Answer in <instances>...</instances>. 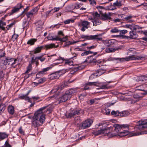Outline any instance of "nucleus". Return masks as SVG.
Returning <instances> with one entry per match:
<instances>
[{
	"instance_id": "51",
	"label": "nucleus",
	"mask_w": 147,
	"mask_h": 147,
	"mask_svg": "<svg viewBox=\"0 0 147 147\" xmlns=\"http://www.w3.org/2000/svg\"><path fill=\"white\" fill-rule=\"evenodd\" d=\"M74 9H78L80 8V4L78 3H76L73 5Z\"/></svg>"
},
{
	"instance_id": "2",
	"label": "nucleus",
	"mask_w": 147,
	"mask_h": 147,
	"mask_svg": "<svg viewBox=\"0 0 147 147\" xmlns=\"http://www.w3.org/2000/svg\"><path fill=\"white\" fill-rule=\"evenodd\" d=\"M93 134L95 136H98L100 134H104V136H107L109 138H111L118 135L121 137H123L129 134L127 131L120 132L116 134L115 133H112L109 131L108 128H102L96 131H94Z\"/></svg>"
},
{
	"instance_id": "5",
	"label": "nucleus",
	"mask_w": 147,
	"mask_h": 147,
	"mask_svg": "<svg viewBox=\"0 0 147 147\" xmlns=\"http://www.w3.org/2000/svg\"><path fill=\"white\" fill-rule=\"evenodd\" d=\"M97 53L96 52L94 53L93 56H90L88 57V58L86 59L85 61L90 63H95V64H97V65H98V64H100L102 62L100 60H96V59L93 58V57Z\"/></svg>"
},
{
	"instance_id": "4",
	"label": "nucleus",
	"mask_w": 147,
	"mask_h": 147,
	"mask_svg": "<svg viewBox=\"0 0 147 147\" xmlns=\"http://www.w3.org/2000/svg\"><path fill=\"white\" fill-rule=\"evenodd\" d=\"M81 38H85L88 40H101L102 39V38L100 37L99 35L90 36L82 35L81 36Z\"/></svg>"
},
{
	"instance_id": "22",
	"label": "nucleus",
	"mask_w": 147,
	"mask_h": 147,
	"mask_svg": "<svg viewBox=\"0 0 147 147\" xmlns=\"http://www.w3.org/2000/svg\"><path fill=\"white\" fill-rule=\"evenodd\" d=\"M113 127L115 128V131L117 133H115L116 134L119 133V131L121 129V125L119 124H115L114 125Z\"/></svg>"
},
{
	"instance_id": "58",
	"label": "nucleus",
	"mask_w": 147,
	"mask_h": 147,
	"mask_svg": "<svg viewBox=\"0 0 147 147\" xmlns=\"http://www.w3.org/2000/svg\"><path fill=\"white\" fill-rule=\"evenodd\" d=\"M60 41L61 42H65L66 41L68 40L67 37V36L63 38H60Z\"/></svg>"
},
{
	"instance_id": "15",
	"label": "nucleus",
	"mask_w": 147,
	"mask_h": 147,
	"mask_svg": "<svg viewBox=\"0 0 147 147\" xmlns=\"http://www.w3.org/2000/svg\"><path fill=\"white\" fill-rule=\"evenodd\" d=\"M9 60H11V61H14V62L11 63V65L13 66V65L15 64L16 63V61H17L16 59H14L13 58H10L9 57H7L5 60L4 61V62L3 63L4 65H6L7 64V63L9 62Z\"/></svg>"
},
{
	"instance_id": "44",
	"label": "nucleus",
	"mask_w": 147,
	"mask_h": 147,
	"mask_svg": "<svg viewBox=\"0 0 147 147\" xmlns=\"http://www.w3.org/2000/svg\"><path fill=\"white\" fill-rule=\"evenodd\" d=\"M32 65L31 63H30L28 65V66L27 68V70L25 72V73L27 74L32 69Z\"/></svg>"
},
{
	"instance_id": "12",
	"label": "nucleus",
	"mask_w": 147,
	"mask_h": 147,
	"mask_svg": "<svg viewBox=\"0 0 147 147\" xmlns=\"http://www.w3.org/2000/svg\"><path fill=\"white\" fill-rule=\"evenodd\" d=\"M70 98V96H68L65 93V94L63 95L61 97L59 98V102H65Z\"/></svg>"
},
{
	"instance_id": "63",
	"label": "nucleus",
	"mask_w": 147,
	"mask_h": 147,
	"mask_svg": "<svg viewBox=\"0 0 147 147\" xmlns=\"http://www.w3.org/2000/svg\"><path fill=\"white\" fill-rule=\"evenodd\" d=\"M4 74L3 73V71H0V79H2L4 77Z\"/></svg>"
},
{
	"instance_id": "34",
	"label": "nucleus",
	"mask_w": 147,
	"mask_h": 147,
	"mask_svg": "<svg viewBox=\"0 0 147 147\" xmlns=\"http://www.w3.org/2000/svg\"><path fill=\"white\" fill-rule=\"evenodd\" d=\"M133 17V16L130 15L125 17L124 19L125 21L129 22H133V21L131 20V19Z\"/></svg>"
},
{
	"instance_id": "8",
	"label": "nucleus",
	"mask_w": 147,
	"mask_h": 147,
	"mask_svg": "<svg viewBox=\"0 0 147 147\" xmlns=\"http://www.w3.org/2000/svg\"><path fill=\"white\" fill-rule=\"evenodd\" d=\"M137 90H141L143 92L142 93L144 95L147 94V84H143L137 87Z\"/></svg>"
},
{
	"instance_id": "6",
	"label": "nucleus",
	"mask_w": 147,
	"mask_h": 147,
	"mask_svg": "<svg viewBox=\"0 0 147 147\" xmlns=\"http://www.w3.org/2000/svg\"><path fill=\"white\" fill-rule=\"evenodd\" d=\"M93 123V121L90 119L85 120L82 123L81 128L82 129H84L90 127Z\"/></svg>"
},
{
	"instance_id": "53",
	"label": "nucleus",
	"mask_w": 147,
	"mask_h": 147,
	"mask_svg": "<svg viewBox=\"0 0 147 147\" xmlns=\"http://www.w3.org/2000/svg\"><path fill=\"white\" fill-rule=\"evenodd\" d=\"M5 54V52H3L2 50L0 49V58L4 57Z\"/></svg>"
},
{
	"instance_id": "32",
	"label": "nucleus",
	"mask_w": 147,
	"mask_h": 147,
	"mask_svg": "<svg viewBox=\"0 0 147 147\" xmlns=\"http://www.w3.org/2000/svg\"><path fill=\"white\" fill-rule=\"evenodd\" d=\"M43 48V47L42 46H41L36 48L34 51V53L36 54L40 52L41 50Z\"/></svg>"
},
{
	"instance_id": "59",
	"label": "nucleus",
	"mask_w": 147,
	"mask_h": 147,
	"mask_svg": "<svg viewBox=\"0 0 147 147\" xmlns=\"http://www.w3.org/2000/svg\"><path fill=\"white\" fill-rule=\"evenodd\" d=\"M37 59L38 60H40L41 62L44 61L45 59V57H43L42 56L38 57Z\"/></svg>"
},
{
	"instance_id": "52",
	"label": "nucleus",
	"mask_w": 147,
	"mask_h": 147,
	"mask_svg": "<svg viewBox=\"0 0 147 147\" xmlns=\"http://www.w3.org/2000/svg\"><path fill=\"white\" fill-rule=\"evenodd\" d=\"M74 22V20L69 19L66 20L64 22L65 24H68L70 23V22Z\"/></svg>"
},
{
	"instance_id": "57",
	"label": "nucleus",
	"mask_w": 147,
	"mask_h": 147,
	"mask_svg": "<svg viewBox=\"0 0 147 147\" xmlns=\"http://www.w3.org/2000/svg\"><path fill=\"white\" fill-rule=\"evenodd\" d=\"M15 24V22H13L11 23L10 24L7 26L6 28H7V30L9 29L13 25Z\"/></svg>"
},
{
	"instance_id": "39",
	"label": "nucleus",
	"mask_w": 147,
	"mask_h": 147,
	"mask_svg": "<svg viewBox=\"0 0 147 147\" xmlns=\"http://www.w3.org/2000/svg\"><path fill=\"white\" fill-rule=\"evenodd\" d=\"M113 5H115V7H116V6L120 7L122 5V4L120 1L118 2L117 1L113 3Z\"/></svg>"
},
{
	"instance_id": "50",
	"label": "nucleus",
	"mask_w": 147,
	"mask_h": 147,
	"mask_svg": "<svg viewBox=\"0 0 147 147\" xmlns=\"http://www.w3.org/2000/svg\"><path fill=\"white\" fill-rule=\"evenodd\" d=\"M55 98L56 97H55V96L54 95H53V96L49 97L46 99V100L47 101H48L50 100H53L55 99Z\"/></svg>"
},
{
	"instance_id": "29",
	"label": "nucleus",
	"mask_w": 147,
	"mask_h": 147,
	"mask_svg": "<svg viewBox=\"0 0 147 147\" xmlns=\"http://www.w3.org/2000/svg\"><path fill=\"white\" fill-rule=\"evenodd\" d=\"M6 106L4 104H0V114H2L5 109Z\"/></svg>"
},
{
	"instance_id": "25",
	"label": "nucleus",
	"mask_w": 147,
	"mask_h": 147,
	"mask_svg": "<svg viewBox=\"0 0 147 147\" xmlns=\"http://www.w3.org/2000/svg\"><path fill=\"white\" fill-rule=\"evenodd\" d=\"M8 135L5 132H0V140H2L7 138L8 137Z\"/></svg>"
},
{
	"instance_id": "21",
	"label": "nucleus",
	"mask_w": 147,
	"mask_h": 147,
	"mask_svg": "<svg viewBox=\"0 0 147 147\" xmlns=\"http://www.w3.org/2000/svg\"><path fill=\"white\" fill-rule=\"evenodd\" d=\"M59 76L58 73L56 72L50 74L49 76V78L51 80H54L58 78Z\"/></svg>"
},
{
	"instance_id": "40",
	"label": "nucleus",
	"mask_w": 147,
	"mask_h": 147,
	"mask_svg": "<svg viewBox=\"0 0 147 147\" xmlns=\"http://www.w3.org/2000/svg\"><path fill=\"white\" fill-rule=\"evenodd\" d=\"M46 80V78L44 77L39 79L38 80V82L40 84L44 83Z\"/></svg>"
},
{
	"instance_id": "61",
	"label": "nucleus",
	"mask_w": 147,
	"mask_h": 147,
	"mask_svg": "<svg viewBox=\"0 0 147 147\" xmlns=\"http://www.w3.org/2000/svg\"><path fill=\"white\" fill-rule=\"evenodd\" d=\"M6 25V23L4 22L2 20H0V27H1V26H4Z\"/></svg>"
},
{
	"instance_id": "55",
	"label": "nucleus",
	"mask_w": 147,
	"mask_h": 147,
	"mask_svg": "<svg viewBox=\"0 0 147 147\" xmlns=\"http://www.w3.org/2000/svg\"><path fill=\"white\" fill-rule=\"evenodd\" d=\"M142 82H144L147 80V77L145 76H141Z\"/></svg>"
},
{
	"instance_id": "1",
	"label": "nucleus",
	"mask_w": 147,
	"mask_h": 147,
	"mask_svg": "<svg viewBox=\"0 0 147 147\" xmlns=\"http://www.w3.org/2000/svg\"><path fill=\"white\" fill-rule=\"evenodd\" d=\"M45 106L40 108L36 111L33 117L32 125L35 127H37L40 125V123H42L45 119V115L44 113L47 111L44 110L47 107Z\"/></svg>"
},
{
	"instance_id": "11",
	"label": "nucleus",
	"mask_w": 147,
	"mask_h": 147,
	"mask_svg": "<svg viewBox=\"0 0 147 147\" xmlns=\"http://www.w3.org/2000/svg\"><path fill=\"white\" fill-rule=\"evenodd\" d=\"M125 27L126 28H129L132 31L136 30L137 29H139V27L135 24H132V25H126Z\"/></svg>"
},
{
	"instance_id": "17",
	"label": "nucleus",
	"mask_w": 147,
	"mask_h": 147,
	"mask_svg": "<svg viewBox=\"0 0 147 147\" xmlns=\"http://www.w3.org/2000/svg\"><path fill=\"white\" fill-rule=\"evenodd\" d=\"M89 19V20H92L94 26H96L97 25H99L101 24V22L98 19L94 18L93 19L92 18H91Z\"/></svg>"
},
{
	"instance_id": "42",
	"label": "nucleus",
	"mask_w": 147,
	"mask_h": 147,
	"mask_svg": "<svg viewBox=\"0 0 147 147\" xmlns=\"http://www.w3.org/2000/svg\"><path fill=\"white\" fill-rule=\"evenodd\" d=\"M119 32L120 35L121 36H123V35L127 33V31L125 30H120Z\"/></svg>"
},
{
	"instance_id": "36",
	"label": "nucleus",
	"mask_w": 147,
	"mask_h": 147,
	"mask_svg": "<svg viewBox=\"0 0 147 147\" xmlns=\"http://www.w3.org/2000/svg\"><path fill=\"white\" fill-rule=\"evenodd\" d=\"M78 42V41H74L73 42H71L70 41H68L67 42H65V44L64 45V46L65 47L68 46L70 45L73 44L74 43H76Z\"/></svg>"
},
{
	"instance_id": "23",
	"label": "nucleus",
	"mask_w": 147,
	"mask_h": 147,
	"mask_svg": "<svg viewBox=\"0 0 147 147\" xmlns=\"http://www.w3.org/2000/svg\"><path fill=\"white\" fill-rule=\"evenodd\" d=\"M43 24L42 22L41 21H39L36 23V29L37 30H40L42 28V25Z\"/></svg>"
},
{
	"instance_id": "60",
	"label": "nucleus",
	"mask_w": 147,
	"mask_h": 147,
	"mask_svg": "<svg viewBox=\"0 0 147 147\" xmlns=\"http://www.w3.org/2000/svg\"><path fill=\"white\" fill-rule=\"evenodd\" d=\"M37 60H38L37 57H36L35 58H34V57H32V58L31 61V63L35 62Z\"/></svg>"
},
{
	"instance_id": "43",
	"label": "nucleus",
	"mask_w": 147,
	"mask_h": 147,
	"mask_svg": "<svg viewBox=\"0 0 147 147\" xmlns=\"http://www.w3.org/2000/svg\"><path fill=\"white\" fill-rule=\"evenodd\" d=\"M120 112L118 111H112L111 112V114L112 115H114L115 116H119V114Z\"/></svg>"
},
{
	"instance_id": "33",
	"label": "nucleus",
	"mask_w": 147,
	"mask_h": 147,
	"mask_svg": "<svg viewBox=\"0 0 147 147\" xmlns=\"http://www.w3.org/2000/svg\"><path fill=\"white\" fill-rule=\"evenodd\" d=\"M45 47L47 50L48 49H52L54 47H55V45L53 43L46 45L45 46Z\"/></svg>"
},
{
	"instance_id": "64",
	"label": "nucleus",
	"mask_w": 147,
	"mask_h": 147,
	"mask_svg": "<svg viewBox=\"0 0 147 147\" xmlns=\"http://www.w3.org/2000/svg\"><path fill=\"white\" fill-rule=\"evenodd\" d=\"M74 121H75V122H78V123L80 122V119L79 117H77L76 118L74 119Z\"/></svg>"
},
{
	"instance_id": "41",
	"label": "nucleus",
	"mask_w": 147,
	"mask_h": 147,
	"mask_svg": "<svg viewBox=\"0 0 147 147\" xmlns=\"http://www.w3.org/2000/svg\"><path fill=\"white\" fill-rule=\"evenodd\" d=\"M119 31L120 30H118L116 28H115L111 30V32L112 33H116L119 32Z\"/></svg>"
},
{
	"instance_id": "35",
	"label": "nucleus",
	"mask_w": 147,
	"mask_h": 147,
	"mask_svg": "<svg viewBox=\"0 0 147 147\" xmlns=\"http://www.w3.org/2000/svg\"><path fill=\"white\" fill-rule=\"evenodd\" d=\"M51 68V67H48L46 68H44L40 71V73H41L42 74H44L46 72L49 70Z\"/></svg>"
},
{
	"instance_id": "28",
	"label": "nucleus",
	"mask_w": 147,
	"mask_h": 147,
	"mask_svg": "<svg viewBox=\"0 0 147 147\" xmlns=\"http://www.w3.org/2000/svg\"><path fill=\"white\" fill-rule=\"evenodd\" d=\"M129 114V113L127 111H124L120 112L119 116L121 117L127 116Z\"/></svg>"
},
{
	"instance_id": "9",
	"label": "nucleus",
	"mask_w": 147,
	"mask_h": 147,
	"mask_svg": "<svg viewBox=\"0 0 147 147\" xmlns=\"http://www.w3.org/2000/svg\"><path fill=\"white\" fill-rule=\"evenodd\" d=\"M142 57L139 56H135L134 55H132L126 57L125 59L126 61H129L132 60H138L141 59Z\"/></svg>"
},
{
	"instance_id": "54",
	"label": "nucleus",
	"mask_w": 147,
	"mask_h": 147,
	"mask_svg": "<svg viewBox=\"0 0 147 147\" xmlns=\"http://www.w3.org/2000/svg\"><path fill=\"white\" fill-rule=\"evenodd\" d=\"M116 9V7L114 5H110L108 6V9L110 10H113Z\"/></svg>"
},
{
	"instance_id": "37",
	"label": "nucleus",
	"mask_w": 147,
	"mask_h": 147,
	"mask_svg": "<svg viewBox=\"0 0 147 147\" xmlns=\"http://www.w3.org/2000/svg\"><path fill=\"white\" fill-rule=\"evenodd\" d=\"M144 134V132H138V133H135V132H132L130 134V136H137L138 135H141L142 134Z\"/></svg>"
},
{
	"instance_id": "49",
	"label": "nucleus",
	"mask_w": 147,
	"mask_h": 147,
	"mask_svg": "<svg viewBox=\"0 0 147 147\" xmlns=\"http://www.w3.org/2000/svg\"><path fill=\"white\" fill-rule=\"evenodd\" d=\"M96 73H94L92 74L91 75V76L89 77V79L90 80H92L93 79L95 78L96 77Z\"/></svg>"
},
{
	"instance_id": "38",
	"label": "nucleus",
	"mask_w": 147,
	"mask_h": 147,
	"mask_svg": "<svg viewBox=\"0 0 147 147\" xmlns=\"http://www.w3.org/2000/svg\"><path fill=\"white\" fill-rule=\"evenodd\" d=\"M62 89V88L57 87L53 89L51 91V92L52 93H54L57 92L58 90H61Z\"/></svg>"
},
{
	"instance_id": "56",
	"label": "nucleus",
	"mask_w": 147,
	"mask_h": 147,
	"mask_svg": "<svg viewBox=\"0 0 147 147\" xmlns=\"http://www.w3.org/2000/svg\"><path fill=\"white\" fill-rule=\"evenodd\" d=\"M90 2V4L92 5H94L96 4V1L95 0H88Z\"/></svg>"
},
{
	"instance_id": "13",
	"label": "nucleus",
	"mask_w": 147,
	"mask_h": 147,
	"mask_svg": "<svg viewBox=\"0 0 147 147\" xmlns=\"http://www.w3.org/2000/svg\"><path fill=\"white\" fill-rule=\"evenodd\" d=\"M38 9L37 8L32 9L30 11L26 13V15L28 18H31L32 17L33 15L35 14L37 11Z\"/></svg>"
},
{
	"instance_id": "48",
	"label": "nucleus",
	"mask_w": 147,
	"mask_h": 147,
	"mask_svg": "<svg viewBox=\"0 0 147 147\" xmlns=\"http://www.w3.org/2000/svg\"><path fill=\"white\" fill-rule=\"evenodd\" d=\"M87 102L88 104L92 105L95 102V100L94 99H91V100L87 101Z\"/></svg>"
},
{
	"instance_id": "30",
	"label": "nucleus",
	"mask_w": 147,
	"mask_h": 147,
	"mask_svg": "<svg viewBox=\"0 0 147 147\" xmlns=\"http://www.w3.org/2000/svg\"><path fill=\"white\" fill-rule=\"evenodd\" d=\"M119 49H115L112 48H109L106 49V51L107 53L113 52H115L116 50H118Z\"/></svg>"
},
{
	"instance_id": "10",
	"label": "nucleus",
	"mask_w": 147,
	"mask_h": 147,
	"mask_svg": "<svg viewBox=\"0 0 147 147\" xmlns=\"http://www.w3.org/2000/svg\"><path fill=\"white\" fill-rule=\"evenodd\" d=\"M90 24V23L86 21H83L81 22V26H82L81 30L82 31H84L85 29L88 28V26Z\"/></svg>"
},
{
	"instance_id": "62",
	"label": "nucleus",
	"mask_w": 147,
	"mask_h": 147,
	"mask_svg": "<svg viewBox=\"0 0 147 147\" xmlns=\"http://www.w3.org/2000/svg\"><path fill=\"white\" fill-rule=\"evenodd\" d=\"M5 147H11V145L9 144L7 141H6L5 142Z\"/></svg>"
},
{
	"instance_id": "18",
	"label": "nucleus",
	"mask_w": 147,
	"mask_h": 147,
	"mask_svg": "<svg viewBox=\"0 0 147 147\" xmlns=\"http://www.w3.org/2000/svg\"><path fill=\"white\" fill-rule=\"evenodd\" d=\"M115 40H109L104 42V44L106 46L109 47L110 46H113L115 44Z\"/></svg>"
},
{
	"instance_id": "47",
	"label": "nucleus",
	"mask_w": 147,
	"mask_h": 147,
	"mask_svg": "<svg viewBox=\"0 0 147 147\" xmlns=\"http://www.w3.org/2000/svg\"><path fill=\"white\" fill-rule=\"evenodd\" d=\"M103 17L105 20H108L110 18V16L107 14L105 13L102 15Z\"/></svg>"
},
{
	"instance_id": "7",
	"label": "nucleus",
	"mask_w": 147,
	"mask_h": 147,
	"mask_svg": "<svg viewBox=\"0 0 147 147\" xmlns=\"http://www.w3.org/2000/svg\"><path fill=\"white\" fill-rule=\"evenodd\" d=\"M139 125L136 127L139 129H144L147 128V120H141L138 121Z\"/></svg>"
},
{
	"instance_id": "31",
	"label": "nucleus",
	"mask_w": 147,
	"mask_h": 147,
	"mask_svg": "<svg viewBox=\"0 0 147 147\" xmlns=\"http://www.w3.org/2000/svg\"><path fill=\"white\" fill-rule=\"evenodd\" d=\"M37 39L32 38L29 40L27 42V44L30 45H33L35 42H36Z\"/></svg>"
},
{
	"instance_id": "26",
	"label": "nucleus",
	"mask_w": 147,
	"mask_h": 147,
	"mask_svg": "<svg viewBox=\"0 0 147 147\" xmlns=\"http://www.w3.org/2000/svg\"><path fill=\"white\" fill-rule=\"evenodd\" d=\"M105 70L103 69H100L98 70L96 72V76H100L102 74L105 73Z\"/></svg>"
},
{
	"instance_id": "19",
	"label": "nucleus",
	"mask_w": 147,
	"mask_h": 147,
	"mask_svg": "<svg viewBox=\"0 0 147 147\" xmlns=\"http://www.w3.org/2000/svg\"><path fill=\"white\" fill-rule=\"evenodd\" d=\"M76 92V90L73 89H71L67 90L65 93L68 96H70V98L71 95L74 94Z\"/></svg>"
},
{
	"instance_id": "46",
	"label": "nucleus",
	"mask_w": 147,
	"mask_h": 147,
	"mask_svg": "<svg viewBox=\"0 0 147 147\" xmlns=\"http://www.w3.org/2000/svg\"><path fill=\"white\" fill-rule=\"evenodd\" d=\"M121 129L128 128L129 127V125L127 124H124L120 125Z\"/></svg>"
},
{
	"instance_id": "14",
	"label": "nucleus",
	"mask_w": 147,
	"mask_h": 147,
	"mask_svg": "<svg viewBox=\"0 0 147 147\" xmlns=\"http://www.w3.org/2000/svg\"><path fill=\"white\" fill-rule=\"evenodd\" d=\"M80 111L79 110L73 111L72 112H71L70 113H68L67 117V118H71L76 115H78L80 113Z\"/></svg>"
},
{
	"instance_id": "20",
	"label": "nucleus",
	"mask_w": 147,
	"mask_h": 147,
	"mask_svg": "<svg viewBox=\"0 0 147 147\" xmlns=\"http://www.w3.org/2000/svg\"><path fill=\"white\" fill-rule=\"evenodd\" d=\"M129 34L130 36H129V38L133 39H135L137 38L138 36V35L137 34L136 32L133 31H130L129 32Z\"/></svg>"
},
{
	"instance_id": "27",
	"label": "nucleus",
	"mask_w": 147,
	"mask_h": 147,
	"mask_svg": "<svg viewBox=\"0 0 147 147\" xmlns=\"http://www.w3.org/2000/svg\"><path fill=\"white\" fill-rule=\"evenodd\" d=\"M19 98L21 99H24L26 100H28L30 102V99L26 95H21L20 96Z\"/></svg>"
},
{
	"instance_id": "45",
	"label": "nucleus",
	"mask_w": 147,
	"mask_h": 147,
	"mask_svg": "<svg viewBox=\"0 0 147 147\" xmlns=\"http://www.w3.org/2000/svg\"><path fill=\"white\" fill-rule=\"evenodd\" d=\"M65 63L66 65H71L73 64V62L69 60H66L65 61Z\"/></svg>"
},
{
	"instance_id": "3",
	"label": "nucleus",
	"mask_w": 147,
	"mask_h": 147,
	"mask_svg": "<svg viewBox=\"0 0 147 147\" xmlns=\"http://www.w3.org/2000/svg\"><path fill=\"white\" fill-rule=\"evenodd\" d=\"M111 82H107L106 83H103V84L101 85V83H99L98 82H89L86 83L85 84L84 87L83 88V90H86L89 89V88L88 87V86H98L96 84H98L99 85V87L101 89H105L107 88V86L108 85L109 83H110Z\"/></svg>"
},
{
	"instance_id": "16",
	"label": "nucleus",
	"mask_w": 147,
	"mask_h": 147,
	"mask_svg": "<svg viewBox=\"0 0 147 147\" xmlns=\"http://www.w3.org/2000/svg\"><path fill=\"white\" fill-rule=\"evenodd\" d=\"M17 7H15L11 11V14L13 13L18 11L19 9L23 7V6L21 4H18L17 5Z\"/></svg>"
},
{
	"instance_id": "24",
	"label": "nucleus",
	"mask_w": 147,
	"mask_h": 147,
	"mask_svg": "<svg viewBox=\"0 0 147 147\" xmlns=\"http://www.w3.org/2000/svg\"><path fill=\"white\" fill-rule=\"evenodd\" d=\"M7 110L9 113L13 115L14 112V109L13 106L11 105H9L7 108Z\"/></svg>"
}]
</instances>
